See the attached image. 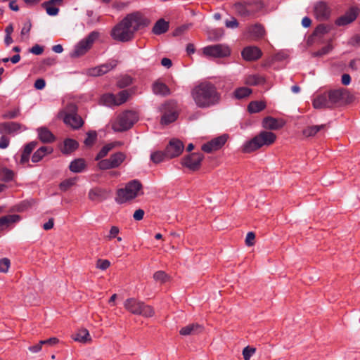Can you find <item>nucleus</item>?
<instances>
[{
    "instance_id": "obj_1",
    "label": "nucleus",
    "mask_w": 360,
    "mask_h": 360,
    "mask_svg": "<svg viewBox=\"0 0 360 360\" xmlns=\"http://www.w3.org/2000/svg\"><path fill=\"white\" fill-rule=\"evenodd\" d=\"M195 105L200 108H208L218 105L221 98V93L212 82L203 81L195 85L191 91Z\"/></svg>"
},
{
    "instance_id": "obj_2",
    "label": "nucleus",
    "mask_w": 360,
    "mask_h": 360,
    "mask_svg": "<svg viewBox=\"0 0 360 360\" xmlns=\"http://www.w3.org/2000/svg\"><path fill=\"white\" fill-rule=\"evenodd\" d=\"M276 139L274 133L262 131L251 140L246 141L243 146V152L246 153H252L262 146L271 145Z\"/></svg>"
},
{
    "instance_id": "obj_3",
    "label": "nucleus",
    "mask_w": 360,
    "mask_h": 360,
    "mask_svg": "<svg viewBox=\"0 0 360 360\" xmlns=\"http://www.w3.org/2000/svg\"><path fill=\"white\" fill-rule=\"evenodd\" d=\"M233 10L239 16L243 18H252L263 8L259 0H243L236 2Z\"/></svg>"
},
{
    "instance_id": "obj_4",
    "label": "nucleus",
    "mask_w": 360,
    "mask_h": 360,
    "mask_svg": "<svg viewBox=\"0 0 360 360\" xmlns=\"http://www.w3.org/2000/svg\"><path fill=\"white\" fill-rule=\"evenodd\" d=\"M77 111L78 108L75 104L69 103L60 113L64 123L75 130L80 129L84 123L82 117L77 114Z\"/></svg>"
},
{
    "instance_id": "obj_5",
    "label": "nucleus",
    "mask_w": 360,
    "mask_h": 360,
    "mask_svg": "<svg viewBox=\"0 0 360 360\" xmlns=\"http://www.w3.org/2000/svg\"><path fill=\"white\" fill-rule=\"evenodd\" d=\"M142 188V184L138 180H132L127 183L124 188L117 191L115 201L118 204H123L134 199L139 195Z\"/></svg>"
},
{
    "instance_id": "obj_6",
    "label": "nucleus",
    "mask_w": 360,
    "mask_h": 360,
    "mask_svg": "<svg viewBox=\"0 0 360 360\" xmlns=\"http://www.w3.org/2000/svg\"><path fill=\"white\" fill-rule=\"evenodd\" d=\"M138 120L136 113L131 110H126L120 113L112 122V129L117 132L129 129Z\"/></svg>"
},
{
    "instance_id": "obj_7",
    "label": "nucleus",
    "mask_w": 360,
    "mask_h": 360,
    "mask_svg": "<svg viewBox=\"0 0 360 360\" xmlns=\"http://www.w3.org/2000/svg\"><path fill=\"white\" fill-rule=\"evenodd\" d=\"M124 306L127 311L135 315L148 318L152 317L155 314V311L151 306L147 305L135 298L127 299Z\"/></svg>"
},
{
    "instance_id": "obj_8",
    "label": "nucleus",
    "mask_w": 360,
    "mask_h": 360,
    "mask_svg": "<svg viewBox=\"0 0 360 360\" xmlns=\"http://www.w3.org/2000/svg\"><path fill=\"white\" fill-rule=\"evenodd\" d=\"M100 33L98 31H92L85 38L79 41L71 53V57L78 58L84 55L92 46L93 44L98 39Z\"/></svg>"
},
{
    "instance_id": "obj_9",
    "label": "nucleus",
    "mask_w": 360,
    "mask_h": 360,
    "mask_svg": "<svg viewBox=\"0 0 360 360\" xmlns=\"http://www.w3.org/2000/svg\"><path fill=\"white\" fill-rule=\"evenodd\" d=\"M110 35L113 39L121 42L129 41L134 37L132 29L124 22V18L112 28Z\"/></svg>"
},
{
    "instance_id": "obj_10",
    "label": "nucleus",
    "mask_w": 360,
    "mask_h": 360,
    "mask_svg": "<svg viewBox=\"0 0 360 360\" xmlns=\"http://www.w3.org/2000/svg\"><path fill=\"white\" fill-rule=\"evenodd\" d=\"M124 19L134 34L139 30L148 27L150 23V20L140 11L129 13Z\"/></svg>"
},
{
    "instance_id": "obj_11",
    "label": "nucleus",
    "mask_w": 360,
    "mask_h": 360,
    "mask_svg": "<svg viewBox=\"0 0 360 360\" xmlns=\"http://www.w3.org/2000/svg\"><path fill=\"white\" fill-rule=\"evenodd\" d=\"M126 159V155L122 152L112 154L109 158L103 159L98 162V167L101 170L117 168Z\"/></svg>"
},
{
    "instance_id": "obj_12",
    "label": "nucleus",
    "mask_w": 360,
    "mask_h": 360,
    "mask_svg": "<svg viewBox=\"0 0 360 360\" xmlns=\"http://www.w3.org/2000/svg\"><path fill=\"white\" fill-rule=\"evenodd\" d=\"M313 11L315 18L319 21L329 20L332 12L328 3L323 1H319L314 4Z\"/></svg>"
},
{
    "instance_id": "obj_13",
    "label": "nucleus",
    "mask_w": 360,
    "mask_h": 360,
    "mask_svg": "<svg viewBox=\"0 0 360 360\" xmlns=\"http://www.w3.org/2000/svg\"><path fill=\"white\" fill-rule=\"evenodd\" d=\"M203 158L204 155L202 153H192L181 160V164L190 170L197 171L200 169Z\"/></svg>"
},
{
    "instance_id": "obj_14",
    "label": "nucleus",
    "mask_w": 360,
    "mask_h": 360,
    "mask_svg": "<svg viewBox=\"0 0 360 360\" xmlns=\"http://www.w3.org/2000/svg\"><path fill=\"white\" fill-rule=\"evenodd\" d=\"M203 53L214 58H224L230 55L231 51L226 45L215 44L205 47Z\"/></svg>"
},
{
    "instance_id": "obj_15",
    "label": "nucleus",
    "mask_w": 360,
    "mask_h": 360,
    "mask_svg": "<svg viewBox=\"0 0 360 360\" xmlns=\"http://www.w3.org/2000/svg\"><path fill=\"white\" fill-rule=\"evenodd\" d=\"M227 141V136L222 135L212 139L210 141L203 144L201 147L202 151L212 153L222 148Z\"/></svg>"
},
{
    "instance_id": "obj_16",
    "label": "nucleus",
    "mask_w": 360,
    "mask_h": 360,
    "mask_svg": "<svg viewBox=\"0 0 360 360\" xmlns=\"http://www.w3.org/2000/svg\"><path fill=\"white\" fill-rule=\"evenodd\" d=\"M184 148L183 143L179 139H172L167 146L166 155L172 159L181 154Z\"/></svg>"
},
{
    "instance_id": "obj_17",
    "label": "nucleus",
    "mask_w": 360,
    "mask_h": 360,
    "mask_svg": "<svg viewBox=\"0 0 360 360\" xmlns=\"http://www.w3.org/2000/svg\"><path fill=\"white\" fill-rule=\"evenodd\" d=\"M117 65V60H111L108 63H106L105 64H102L99 66L92 68L88 70V75L92 77H98L101 76L107 72H108L110 70L115 68Z\"/></svg>"
},
{
    "instance_id": "obj_18",
    "label": "nucleus",
    "mask_w": 360,
    "mask_h": 360,
    "mask_svg": "<svg viewBox=\"0 0 360 360\" xmlns=\"http://www.w3.org/2000/svg\"><path fill=\"white\" fill-rule=\"evenodd\" d=\"M359 13V9L356 7L350 8L343 15L339 17L335 20L338 26L347 25L354 21Z\"/></svg>"
},
{
    "instance_id": "obj_19",
    "label": "nucleus",
    "mask_w": 360,
    "mask_h": 360,
    "mask_svg": "<svg viewBox=\"0 0 360 360\" xmlns=\"http://www.w3.org/2000/svg\"><path fill=\"white\" fill-rule=\"evenodd\" d=\"M241 55L244 60L247 61H254L261 58L262 52L258 47L250 46L244 48L241 52Z\"/></svg>"
},
{
    "instance_id": "obj_20",
    "label": "nucleus",
    "mask_w": 360,
    "mask_h": 360,
    "mask_svg": "<svg viewBox=\"0 0 360 360\" xmlns=\"http://www.w3.org/2000/svg\"><path fill=\"white\" fill-rule=\"evenodd\" d=\"M328 92L329 99L332 108L336 105L342 103L347 95V91L343 89L330 90Z\"/></svg>"
},
{
    "instance_id": "obj_21",
    "label": "nucleus",
    "mask_w": 360,
    "mask_h": 360,
    "mask_svg": "<svg viewBox=\"0 0 360 360\" xmlns=\"http://www.w3.org/2000/svg\"><path fill=\"white\" fill-rule=\"evenodd\" d=\"M328 92L326 91L323 94L317 95L313 100V106L314 108H332L330 101H328Z\"/></svg>"
},
{
    "instance_id": "obj_22",
    "label": "nucleus",
    "mask_w": 360,
    "mask_h": 360,
    "mask_svg": "<svg viewBox=\"0 0 360 360\" xmlns=\"http://www.w3.org/2000/svg\"><path fill=\"white\" fill-rule=\"evenodd\" d=\"M152 91L154 94L161 96H167L171 94V91L168 86L160 79L153 83Z\"/></svg>"
},
{
    "instance_id": "obj_23",
    "label": "nucleus",
    "mask_w": 360,
    "mask_h": 360,
    "mask_svg": "<svg viewBox=\"0 0 360 360\" xmlns=\"http://www.w3.org/2000/svg\"><path fill=\"white\" fill-rule=\"evenodd\" d=\"M21 129H26V127L21 124L15 122H8L0 123V134L8 133L11 134Z\"/></svg>"
},
{
    "instance_id": "obj_24",
    "label": "nucleus",
    "mask_w": 360,
    "mask_h": 360,
    "mask_svg": "<svg viewBox=\"0 0 360 360\" xmlns=\"http://www.w3.org/2000/svg\"><path fill=\"white\" fill-rule=\"evenodd\" d=\"M123 145V143L121 141H114L109 143L105 144L104 146L101 148L100 151L96 155L95 160H101L103 158L107 156L108 153L115 148L121 147Z\"/></svg>"
},
{
    "instance_id": "obj_25",
    "label": "nucleus",
    "mask_w": 360,
    "mask_h": 360,
    "mask_svg": "<svg viewBox=\"0 0 360 360\" xmlns=\"http://www.w3.org/2000/svg\"><path fill=\"white\" fill-rule=\"evenodd\" d=\"M108 195L109 191L101 188H94L89 192V198L91 200L102 201L105 200Z\"/></svg>"
},
{
    "instance_id": "obj_26",
    "label": "nucleus",
    "mask_w": 360,
    "mask_h": 360,
    "mask_svg": "<svg viewBox=\"0 0 360 360\" xmlns=\"http://www.w3.org/2000/svg\"><path fill=\"white\" fill-rule=\"evenodd\" d=\"M262 126L266 129L277 130L283 127V123L272 117H266L262 121Z\"/></svg>"
},
{
    "instance_id": "obj_27",
    "label": "nucleus",
    "mask_w": 360,
    "mask_h": 360,
    "mask_svg": "<svg viewBox=\"0 0 360 360\" xmlns=\"http://www.w3.org/2000/svg\"><path fill=\"white\" fill-rule=\"evenodd\" d=\"M53 148L49 146H41L37 149L32 156V161L34 163L39 162L47 154H51Z\"/></svg>"
},
{
    "instance_id": "obj_28",
    "label": "nucleus",
    "mask_w": 360,
    "mask_h": 360,
    "mask_svg": "<svg viewBox=\"0 0 360 360\" xmlns=\"http://www.w3.org/2000/svg\"><path fill=\"white\" fill-rule=\"evenodd\" d=\"M169 27V22L165 21L163 18H160L155 23L152 32L156 35H160L167 32Z\"/></svg>"
},
{
    "instance_id": "obj_29",
    "label": "nucleus",
    "mask_w": 360,
    "mask_h": 360,
    "mask_svg": "<svg viewBox=\"0 0 360 360\" xmlns=\"http://www.w3.org/2000/svg\"><path fill=\"white\" fill-rule=\"evenodd\" d=\"M72 337L75 341L82 343H86L91 340L89 333L86 328L79 329Z\"/></svg>"
},
{
    "instance_id": "obj_30",
    "label": "nucleus",
    "mask_w": 360,
    "mask_h": 360,
    "mask_svg": "<svg viewBox=\"0 0 360 360\" xmlns=\"http://www.w3.org/2000/svg\"><path fill=\"white\" fill-rule=\"evenodd\" d=\"M79 147L78 142L72 139H66L63 142V147L61 148V152L63 154H70Z\"/></svg>"
},
{
    "instance_id": "obj_31",
    "label": "nucleus",
    "mask_w": 360,
    "mask_h": 360,
    "mask_svg": "<svg viewBox=\"0 0 360 360\" xmlns=\"http://www.w3.org/2000/svg\"><path fill=\"white\" fill-rule=\"evenodd\" d=\"M38 136L43 143H52L55 141L54 135L46 127H41L37 129Z\"/></svg>"
},
{
    "instance_id": "obj_32",
    "label": "nucleus",
    "mask_w": 360,
    "mask_h": 360,
    "mask_svg": "<svg viewBox=\"0 0 360 360\" xmlns=\"http://www.w3.org/2000/svg\"><path fill=\"white\" fill-rule=\"evenodd\" d=\"M86 167L85 160L82 158L75 159L70 164L69 169L75 173H80L84 171Z\"/></svg>"
},
{
    "instance_id": "obj_33",
    "label": "nucleus",
    "mask_w": 360,
    "mask_h": 360,
    "mask_svg": "<svg viewBox=\"0 0 360 360\" xmlns=\"http://www.w3.org/2000/svg\"><path fill=\"white\" fill-rule=\"evenodd\" d=\"M202 330V328L201 326L198 324H190L185 327H183L180 331L179 333L181 335H189L193 334H196L200 332H201Z\"/></svg>"
},
{
    "instance_id": "obj_34",
    "label": "nucleus",
    "mask_w": 360,
    "mask_h": 360,
    "mask_svg": "<svg viewBox=\"0 0 360 360\" xmlns=\"http://www.w3.org/2000/svg\"><path fill=\"white\" fill-rule=\"evenodd\" d=\"M249 32L254 39H259L264 36L265 30L262 25L255 24L249 28Z\"/></svg>"
},
{
    "instance_id": "obj_35",
    "label": "nucleus",
    "mask_w": 360,
    "mask_h": 360,
    "mask_svg": "<svg viewBox=\"0 0 360 360\" xmlns=\"http://www.w3.org/2000/svg\"><path fill=\"white\" fill-rule=\"evenodd\" d=\"M20 217L18 214H8L0 217V229L8 226L10 224L15 223L20 221Z\"/></svg>"
},
{
    "instance_id": "obj_36",
    "label": "nucleus",
    "mask_w": 360,
    "mask_h": 360,
    "mask_svg": "<svg viewBox=\"0 0 360 360\" xmlns=\"http://www.w3.org/2000/svg\"><path fill=\"white\" fill-rule=\"evenodd\" d=\"M326 124L308 126L302 131V134L305 137H311L315 136L320 130L326 129Z\"/></svg>"
},
{
    "instance_id": "obj_37",
    "label": "nucleus",
    "mask_w": 360,
    "mask_h": 360,
    "mask_svg": "<svg viewBox=\"0 0 360 360\" xmlns=\"http://www.w3.org/2000/svg\"><path fill=\"white\" fill-rule=\"evenodd\" d=\"M245 84L251 86H256L264 84L265 79L259 75H250L245 77Z\"/></svg>"
},
{
    "instance_id": "obj_38",
    "label": "nucleus",
    "mask_w": 360,
    "mask_h": 360,
    "mask_svg": "<svg viewBox=\"0 0 360 360\" xmlns=\"http://www.w3.org/2000/svg\"><path fill=\"white\" fill-rule=\"evenodd\" d=\"M177 117L178 114L175 111L165 112L161 117L160 123L167 125L174 122Z\"/></svg>"
},
{
    "instance_id": "obj_39",
    "label": "nucleus",
    "mask_w": 360,
    "mask_h": 360,
    "mask_svg": "<svg viewBox=\"0 0 360 360\" xmlns=\"http://www.w3.org/2000/svg\"><path fill=\"white\" fill-rule=\"evenodd\" d=\"M266 108V103L264 101H252L249 103L248 109L250 113H257L263 110Z\"/></svg>"
},
{
    "instance_id": "obj_40",
    "label": "nucleus",
    "mask_w": 360,
    "mask_h": 360,
    "mask_svg": "<svg viewBox=\"0 0 360 360\" xmlns=\"http://www.w3.org/2000/svg\"><path fill=\"white\" fill-rule=\"evenodd\" d=\"M252 93V89L248 87H239L234 91V96L238 99H243L249 96Z\"/></svg>"
},
{
    "instance_id": "obj_41",
    "label": "nucleus",
    "mask_w": 360,
    "mask_h": 360,
    "mask_svg": "<svg viewBox=\"0 0 360 360\" xmlns=\"http://www.w3.org/2000/svg\"><path fill=\"white\" fill-rule=\"evenodd\" d=\"M166 158H168L166 155V150L165 152L155 151L151 153L150 160L155 164L160 163L164 161Z\"/></svg>"
},
{
    "instance_id": "obj_42",
    "label": "nucleus",
    "mask_w": 360,
    "mask_h": 360,
    "mask_svg": "<svg viewBox=\"0 0 360 360\" xmlns=\"http://www.w3.org/2000/svg\"><path fill=\"white\" fill-rule=\"evenodd\" d=\"M101 100L107 106L117 105L115 95L113 94H105L103 95Z\"/></svg>"
},
{
    "instance_id": "obj_43",
    "label": "nucleus",
    "mask_w": 360,
    "mask_h": 360,
    "mask_svg": "<svg viewBox=\"0 0 360 360\" xmlns=\"http://www.w3.org/2000/svg\"><path fill=\"white\" fill-rule=\"evenodd\" d=\"M53 5V4L50 3V1L44 2L42 4V6L46 9L47 14L51 16L56 15L59 12V9Z\"/></svg>"
},
{
    "instance_id": "obj_44",
    "label": "nucleus",
    "mask_w": 360,
    "mask_h": 360,
    "mask_svg": "<svg viewBox=\"0 0 360 360\" xmlns=\"http://www.w3.org/2000/svg\"><path fill=\"white\" fill-rule=\"evenodd\" d=\"M129 93L127 90H123L119 92L117 95H115V101L117 103V105H120L125 103L129 98Z\"/></svg>"
},
{
    "instance_id": "obj_45",
    "label": "nucleus",
    "mask_w": 360,
    "mask_h": 360,
    "mask_svg": "<svg viewBox=\"0 0 360 360\" xmlns=\"http://www.w3.org/2000/svg\"><path fill=\"white\" fill-rule=\"evenodd\" d=\"M97 139V133L96 131H89L86 133V137L84 139V144L86 146H91Z\"/></svg>"
},
{
    "instance_id": "obj_46",
    "label": "nucleus",
    "mask_w": 360,
    "mask_h": 360,
    "mask_svg": "<svg viewBox=\"0 0 360 360\" xmlns=\"http://www.w3.org/2000/svg\"><path fill=\"white\" fill-rule=\"evenodd\" d=\"M329 30H330V28L328 26L323 25V24H320L316 27V29L314 30V31L313 32V34L314 36H321V35L328 32Z\"/></svg>"
},
{
    "instance_id": "obj_47",
    "label": "nucleus",
    "mask_w": 360,
    "mask_h": 360,
    "mask_svg": "<svg viewBox=\"0 0 360 360\" xmlns=\"http://www.w3.org/2000/svg\"><path fill=\"white\" fill-rule=\"evenodd\" d=\"M20 115V109L18 108H15L12 110L6 112L5 113H4L2 115V117L4 119L11 120V119H15V118L18 117Z\"/></svg>"
},
{
    "instance_id": "obj_48",
    "label": "nucleus",
    "mask_w": 360,
    "mask_h": 360,
    "mask_svg": "<svg viewBox=\"0 0 360 360\" xmlns=\"http://www.w3.org/2000/svg\"><path fill=\"white\" fill-rule=\"evenodd\" d=\"M132 84V79L129 76H124L117 81V86L120 88L127 87Z\"/></svg>"
},
{
    "instance_id": "obj_49",
    "label": "nucleus",
    "mask_w": 360,
    "mask_h": 360,
    "mask_svg": "<svg viewBox=\"0 0 360 360\" xmlns=\"http://www.w3.org/2000/svg\"><path fill=\"white\" fill-rule=\"evenodd\" d=\"M11 266V261L8 258L4 257L0 259V272L7 273Z\"/></svg>"
},
{
    "instance_id": "obj_50",
    "label": "nucleus",
    "mask_w": 360,
    "mask_h": 360,
    "mask_svg": "<svg viewBox=\"0 0 360 360\" xmlns=\"http://www.w3.org/2000/svg\"><path fill=\"white\" fill-rule=\"evenodd\" d=\"M153 278L158 282L162 283H165L167 281L168 276L167 274L163 271H156L153 274Z\"/></svg>"
},
{
    "instance_id": "obj_51",
    "label": "nucleus",
    "mask_w": 360,
    "mask_h": 360,
    "mask_svg": "<svg viewBox=\"0 0 360 360\" xmlns=\"http://www.w3.org/2000/svg\"><path fill=\"white\" fill-rule=\"evenodd\" d=\"M333 47L330 44H328L323 48H321L320 50L315 51L312 53V56L314 57H321L324 55L328 54L331 50Z\"/></svg>"
},
{
    "instance_id": "obj_52",
    "label": "nucleus",
    "mask_w": 360,
    "mask_h": 360,
    "mask_svg": "<svg viewBox=\"0 0 360 360\" xmlns=\"http://www.w3.org/2000/svg\"><path fill=\"white\" fill-rule=\"evenodd\" d=\"M256 349L250 346L245 347L243 350L244 360H250V357L255 353Z\"/></svg>"
},
{
    "instance_id": "obj_53",
    "label": "nucleus",
    "mask_w": 360,
    "mask_h": 360,
    "mask_svg": "<svg viewBox=\"0 0 360 360\" xmlns=\"http://www.w3.org/2000/svg\"><path fill=\"white\" fill-rule=\"evenodd\" d=\"M75 182V181L73 179H66L60 184V189L61 191H65L72 186H73Z\"/></svg>"
},
{
    "instance_id": "obj_54",
    "label": "nucleus",
    "mask_w": 360,
    "mask_h": 360,
    "mask_svg": "<svg viewBox=\"0 0 360 360\" xmlns=\"http://www.w3.org/2000/svg\"><path fill=\"white\" fill-rule=\"evenodd\" d=\"M110 262L108 259H99L97 260L96 262V268L101 270L107 269L110 266Z\"/></svg>"
},
{
    "instance_id": "obj_55",
    "label": "nucleus",
    "mask_w": 360,
    "mask_h": 360,
    "mask_svg": "<svg viewBox=\"0 0 360 360\" xmlns=\"http://www.w3.org/2000/svg\"><path fill=\"white\" fill-rule=\"evenodd\" d=\"M120 232V229L116 226H112L110 229L109 234L106 236L108 240H110L116 238Z\"/></svg>"
},
{
    "instance_id": "obj_56",
    "label": "nucleus",
    "mask_w": 360,
    "mask_h": 360,
    "mask_svg": "<svg viewBox=\"0 0 360 360\" xmlns=\"http://www.w3.org/2000/svg\"><path fill=\"white\" fill-rule=\"evenodd\" d=\"M255 234L253 232H248L246 238L245 244L248 246H252L255 244Z\"/></svg>"
},
{
    "instance_id": "obj_57",
    "label": "nucleus",
    "mask_w": 360,
    "mask_h": 360,
    "mask_svg": "<svg viewBox=\"0 0 360 360\" xmlns=\"http://www.w3.org/2000/svg\"><path fill=\"white\" fill-rule=\"evenodd\" d=\"M37 141H31L26 144L24 147V150H25V153H32V152L37 146Z\"/></svg>"
},
{
    "instance_id": "obj_58",
    "label": "nucleus",
    "mask_w": 360,
    "mask_h": 360,
    "mask_svg": "<svg viewBox=\"0 0 360 360\" xmlns=\"http://www.w3.org/2000/svg\"><path fill=\"white\" fill-rule=\"evenodd\" d=\"M31 27H32V23H31L30 20H28L27 22H26L24 24L21 30V32H20L21 36L29 34Z\"/></svg>"
},
{
    "instance_id": "obj_59",
    "label": "nucleus",
    "mask_w": 360,
    "mask_h": 360,
    "mask_svg": "<svg viewBox=\"0 0 360 360\" xmlns=\"http://www.w3.org/2000/svg\"><path fill=\"white\" fill-rule=\"evenodd\" d=\"M56 63V60L53 58H48L44 59L41 64V68L46 69V67L52 66Z\"/></svg>"
},
{
    "instance_id": "obj_60",
    "label": "nucleus",
    "mask_w": 360,
    "mask_h": 360,
    "mask_svg": "<svg viewBox=\"0 0 360 360\" xmlns=\"http://www.w3.org/2000/svg\"><path fill=\"white\" fill-rule=\"evenodd\" d=\"M225 25L228 28L234 29L238 27L239 23L235 18H232L231 20H226Z\"/></svg>"
},
{
    "instance_id": "obj_61",
    "label": "nucleus",
    "mask_w": 360,
    "mask_h": 360,
    "mask_svg": "<svg viewBox=\"0 0 360 360\" xmlns=\"http://www.w3.org/2000/svg\"><path fill=\"white\" fill-rule=\"evenodd\" d=\"M144 214H145V212H144L143 210L138 209L134 212V213L133 214V218L136 221H140V220L143 219Z\"/></svg>"
},
{
    "instance_id": "obj_62",
    "label": "nucleus",
    "mask_w": 360,
    "mask_h": 360,
    "mask_svg": "<svg viewBox=\"0 0 360 360\" xmlns=\"http://www.w3.org/2000/svg\"><path fill=\"white\" fill-rule=\"evenodd\" d=\"M10 143V139L6 136H1L0 138V148H6Z\"/></svg>"
},
{
    "instance_id": "obj_63",
    "label": "nucleus",
    "mask_w": 360,
    "mask_h": 360,
    "mask_svg": "<svg viewBox=\"0 0 360 360\" xmlns=\"http://www.w3.org/2000/svg\"><path fill=\"white\" fill-rule=\"evenodd\" d=\"M30 51L34 55H40L43 53L44 49L42 46L35 44L30 49Z\"/></svg>"
},
{
    "instance_id": "obj_64",
    "label": "nucleus",
    "mask_w": 360,
    "mask_h": 360,
    "mask_svg": "<svg viewBox=\"0 0 360 360\" xmlns=\"http://www.w3.org/2000/svg\"><path fill=\"white\" fill-rule=\"evenodd\" d=\"M46 82L44 79H37L34 82V87L37 89L41 90L45 87Z\"/></svg>"
}]
</instances>
